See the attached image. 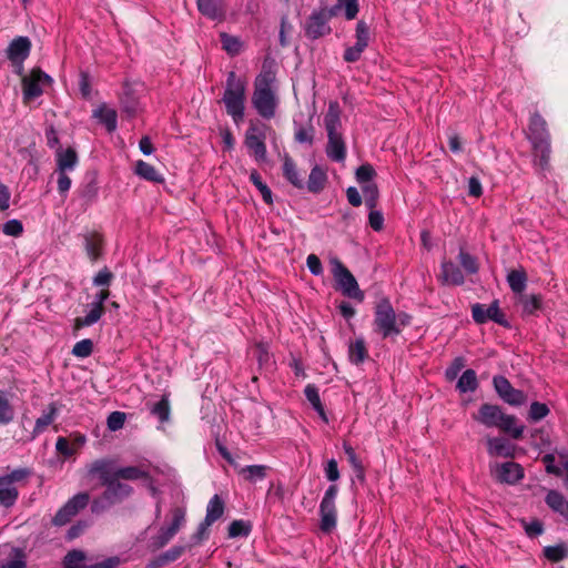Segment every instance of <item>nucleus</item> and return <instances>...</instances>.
<instances>
[{"instance_id": "f257e3e1", "label": "nucleus", "mask_w": 568, "mask_h": 568, "mask_svg": "<svg viewBox=\"0 0 568 568\" xmlns=\"http://www.w3.org/2000/svg\"><path fill=\"white\" fill-rule=\"evenodd\" d=\"M278 102L275 73L263 70L254 81L252 104L262 118L272 119L276 114Z\"/></svg>"}, {"instance_id": "f03ea898", "label": "nucleus", "mask_w": 568, "mask_h": 568, "mask_svg": "<svg viewBox=\"0 0 568 568\" xmlns=\"http://www.w3.org/2000/svg\"><path fill=\"white\" fill-rule=\"evenodd\" d=\"M473 418L483 426L497 428L515 439L520 438L525 430V426L518 424L515 416L505 414L499 406L493 404H483Z\"/></svg>"}, {"instance_id": "7ed1b4c3", "label": "nucleus", "mask_w": 568, "mask_h": 568, "mask_svg": "<svg viewBox=\"0 0 568 568\" xmlns=\"http://www.w3.org/2000/svg\"><path fill=\"white\" fill-rule=\"evenodd\" d=\"M409 323L410 315L405 312L396 313L388 298L377 302L374 312V331L383 338L400 334Z\"/></svg>"}, {"instance_id": "20e7f679", "label": "nucleus", "mask_w": 568, "mask_h": 568, "mask_svg": "<svg viewBox=\"0 0 568 568\" xmlns=\"http://www.w3.org/2000/svg\"><path fill=\"white\" fill-rule=\"evenodd\" d=\"M223 102L227 114L239 125L244 119L245 82L235 72L229 73Z\"/></svg>"}, {"instance_id": "39448f33", "label": "nucleus", "mask_w": 568, "mask_h": 568, "mask_svg": "<svg viewBox=\"0 0 568 568\" xmlns=\"http://www.w3.org/2000/svg\"><path fill=\"white\" fill-rule=\"evenodd\" d=\"M528 131V138L531 141L536 154L539 156V165L545 168L548 163L550 152L546 121L539 114H534L530 118Z\"/></svg>"}, {"instance_id": "423d86ee", "label": "nucleus", "mask_w": 568, "mask_h": 568, "mask_svg": "<svg viewBox=\"0 0 568 568\" xmlns=\"http://www.w3.org/2000/svg\"><path fill=\"white\" fill-rule=\"evenodd\" d=\"M332 274L336 282V288L346 297L364 301V293L361 291L358 283L348 268L336 257L331 260Z\"/></svg>"}, {"instance_id": "0eeeda50", "label": "nucleus", "mask_w": 568, "mask_h": 568, "mask_svg": "<svg viewBox=\"0 0 568 568\" xmlns=\"http://www.w3.org/2000/svg\"><path fill=\"white\" fill-rule=\"evenodd\" d=\"M30 475L27 468H17L0 476V505L10 508L19 497V484Z\"/></svg>"}, {"instance_id": "6e6552de", "label": "nucleus", "mask_w": 568, "mask_h": 568, "mask_svg": "<svg viewBox=\"0 0 568 568\" xmlns=\"http://www.w3.org/2000/svg\"><path fill=\"white\" fill-rule=\"evenodd\" d=\"M335 16L334 9L313 11L305 23V34L310 39H318L331 32L329 20Z\"/></svg>"}, {"instance_id": "1a4fd4ad", "label": "nucleus", "mask_w": 568, "mask_h": 568, "mask_svg": "<svg viewBox=\"0 0 568 568\" xmlns=\"http://www.w3.org/2000/svg\"><path fill=\"white\" fill-rule=\"evenodd\" d=\"M110 296V291L108 288H102L99 291L93 301L87 305V314L83 317H77L74 321V328L80 329L82 327L92 326L98 323L99 320L104 314V303Z\"/></svg>"}, {"instance_id": "9d476101", "label": "nucleus", "mask_w": 568, "mask_h": 568, "mask_svg": "<svg viewBox=\"0 0 568 568\" xmlns=\"http://www.w3.org/2000/svg\"><path fill=\"white\" fill-rule=\"evenodd\" d=\"M471 315L477 324H484L488 321L508 327L509 323L499 307V302L495 300L489 305L476 303L471 306Z\"/></svg>"}, {"instance_id": "9b49d317", "label": "nucleus", "mask_w": 568, "mask_h": 568, "mask_svg": "<svg viewBox=\"0 0 568 568\" xmlns=\"http://www.w3.org/2000/svg\"><path fill=\"white\" fill-rule=\"evenodd\" d=\"M51 78L39 69H34L22 79L23 98L26 101L40 97Z\"/></svg>"}, {"instance_id": "f8f14e48", "label": "nucleus", "mask_w": 568, "mask_h": 568, "mask_svg": "<svg viewBox=\"0 0 568 568\" xmlns=\"http://www.w3.org/2000/svg\"><path fill=\"white\" fill-rule=\"evenodd\" d=\"M31 42L27 37H18L13 39L7 49V57L16 68V72L21 74L23 71V62L29 57Z\"/></svg>"}, {"instance_id": "ddd939ff", "label": "nucleus", "mask_w": 568, "mask_h": 568, "mask_svg": "<svg viewBox=\"0 0 568 568\" xmlns=\"http://www.w3.org/2000/svg\"><path fill=\"white\" fill-rule=\"evenodd\" d=\"M89 495L80 493L73 496L54 516L53 524L57 526L65 525L75 516L80 509L84 508L89 503Z\"/></svg>"}, {"instance_id": "4468645a", "label": "nucleus", "mask_w": 568, "mask_h": 568, "mask_svg": "<svg viewBox=\"0 0 568 568\" xmlns=\"http://www.w3.org/2000/svg\"><path fill=\"white\" fill-rule=\"evenodd\" d=\"M493 474L498 481L515 485L524 478V468L514 462L496 464Z\"/></svg>"}, {"instance_id": "2eb2a0df", "label": "nucleus", "mask_w": 568, "mask_h": 568, "mask_svg": "<svg viewBox=\"0 0 568 568\" xmlns=\"http://www.w3.org/2000/svg\"><path fill=\"white\" fill-rule=\"evenodd\" d=\"M265 135L256 125H251L245 134V145L252 152L257 162L266 159Z\"/></svg>"}, {"instance_id": "dca6fc26", "label": "nucleus", "mask_w": 568, "mask_h": 568, "mask_svg": "<svg viewBox=\"0 0 568 568\" xmlns=\"http://www.w3.org/2000/svg\"><path fill=\"white\" fill-rule=\"evenodd\" d=\"M185 521V511L181 508H175L172 513V523L169 527L162 528L159 536L155 538L154 544L158 548L165 546L181 529Z\"/></svg>"}, {"instance_id": "f3484780", "label": "nucleus", "mask_w": 568, "mask_h": 568, "mask_svg": "<svg viewBox=\"0 0 568 568\" xmlns=\"http://www.w3.org/2000/svg\"><path fill=\"white\" fill-rule=\"evenodd\" d=\"M224 513V504L219 495H214L206 507V515L204 521L199 527V535L205 534L206 529Z\"/></svg>"}, {"instance_id": "a211bd4d", "label": "nucleus", "mask_w": 568, "mask_h": 568, "mask_svg": "<svg viewBox=\"0 0 568 568\" xmlns=\"http://www.w3.org/2000/svg\"><path fill=\"white\" fill-rule=\"evenodd\" d=\"M327 156L335 162H343L346 158V146L341 132L327 133Z\"/></svg>"}, {"instance_id": "6ab92c4d", "label": "nucleus", "mask_w": 568, "mask_h": 568, "mask_svg": "<svg viewBox=\"0 0 568 568\" xmlns=\"http://www.w3.org/2000/svg\"><path fill=\"white\" fill-rule=\"evenodd\" d=\"M487 450L490 456L514 457L516 446L504 437H488Z\"/></svg>"}, {"instance_id": "aec40b11", "label": "nucleus", "mask_w": 568, "mask_h": 568, "mask_svg": "<svg viewBox=\"0 0 568 568\" xmlns=\"http://www.w3.org/2000/svg\"><path fill=\"white\" fill-rule=\"evenodd\" d=\"M88 471L91 476H97L103 485H108L115 479V467L110 460H95L89 466Z\"/></svg>"}, {"instance_id": "412c9836", "label": "nucleus", "mask_w": 568, "mask_h": 568, "mask_svg": "<svg viewBox=\"0 0 568 568\" xmlns=\"http://www.w3.org/2000/svg\"><path fill=\"white\" fill-rule=\"evenodd\" d=\"M439 280L446 285H462L465 282L462 270L450 261L442 262Z\"/></svg>"}, {"instance_id": "4be33fe9", "label": "nucleus", "mask_w": 568, "mask_h": 568, "mask_svg": "<svg viewBox=\"0 0 568 568\" xmlns=\"http://www.w3.org/2000/svg\"><path fill=\"white\" fill-rule=\"evenodd\" d=\"M93 118L101 122L109 132H113L118 126L116 111L105 103L100 104L93 110Z\"/></svg>"}, {"instance_id": "5701e85b", "label": "nucleus", "mask_w": 568, "mask_h": 568, "mask_svg": "<svg viewBox=\"0 0 568 568\" xmlns=\"http://www.w3.org/2000/svg\"><path fill=\"white\" fill-rule=\"evenodd\" d=\"M199 11L212 19H222L225 11V4L223 0H196Z\"/></svg>"}, {"instance_id": "b1692460", "label": "nucleus", "mask_w": 568, "mask_h": 568, "mask_svg": "<svg viewBox=\"0 0 568 568\" xmlns=\"http://www.w3.org/2000/svg\"><path fill=\"white\" fill-rule=\"evenodd\" d=\"M131 487L126 484L120 483V479H113L106 485V490L103 495V500L108 504H113L129 496Z\"/></svg>"}, {"instance_id": "393cba45", "label": "nucleus", "mask_w": 568, "mask_h": 568, "mask_svg": "<svg viewBox=\"0 0 568 568\" xmlns=\"http://www.w3.org/2000/svg\"><path fill=\"white\" fill-rule=\"evenodd\" d=\"M103 236L99 232H91L84 235V247L91 261H97L102 254Z\"/></svg>"}, {"instance_id": "a878e982", "label": "nucleus", "mask_w": 568, "mask_h": 568, "mask_svg": "<svg viewBox=\"0 0 568 568\" xmlns=\"http://www.w3.org/2000/svg\"><path fill=\"white\" fill-rule=\"evenodd\" d=\"M134 173L138 176H140L141 179L150 181V182H154V183H163L164 182L163 175L160 172H158L153 165H151L142 160H139L135 162Z\"/></svg>"}, {"instance_id": "bb28decb", "label": "nucleus", "mask_w": 568, "mask_h": 568, "mask_svg": "<svg viewBox=\"0 0 568 568\" xmlns=\"http://www.w3.org/2000/svg\"><path fill=\"white\" fill-rule=\"evenodd\" d=\"M545 501L554 511L568 520V501L564 495L557 490H549Z\"/></svg>"}, {"instance_id": "cd10ccee", "label": "nucleus", "mask_w": 568, "mask_h": 568, "mask_svg": "<svg viewBox=\"0 0 568 568\" xmlns=\"http://www.w3.org/2000/svg\"><path fill=\"white\" fill-rule=\"evenodd\" d=\"M78 163V155L71 148L57 152V171H72Z\"/></svg>"}, {"instance_id": "c85d7f7f", "label": "nucleus", "mask_w": 568, "mask_h": 568, "mask_svg": "<svg viewBox=\"0 0 568 568\" xmlns=\"http://www.w3.org/2000/svg\"><path fill=\"white\" fill-rule=\"evenodd\" d=\"M306 399L310 402L312 407L316 410L321 419L325 423L328 422L324 406L321 402L318 388L314 384H307L304 388Z\"/></svg>"}, {"instance_id": "c756f323", "label": "nucleus", "mask_w": 568, "mask_h": 568, "mask_svg": "<svg viewBox=\"0 0 568 568\" xmlns=\"http://www.w3.org/2000/svg\"><path fill=\"white\" fill-rule=\"evenodd\" d=\"M16 408L8 393L0 390V425H8L14 420Z\"/></svg>"}, {"instance_id": "7c9ffc66", "label": "nucleus", "mask_w": 568, "mask_h": 568, "mask_svg": "<svg viewBox=\"0 0 568 568\" xmlns=\"http://www.w3.org/2000/svg\"><path fill=\"white\" fill-rule=\"evenodd\" d=\"M368 356V351L363 338H356L348 345V359L352 364H362Z\"/></svg>"}, {"instance_id": "2f4dec72", "label": "nucleus", "mask_w": 568, "mask_h": 568, "mask_svg": "<svg viewBox=\"0 0 568 568\" xmlns=\"http://www.w3.org/2000/svg\"><path fill=\"white\" fill-rule=\"evenodd\" d=\"M321 529L329 532L336 526V507L335 505L320 504Z\"/></svg>"}, {"instance_id": "473e14b6", "label": "nucleus", "mask_w": 568, "mask_h": 568, "mask_svg": "<svg viewBox=\"0 0 568 568\" xmlns=\"http://www.w3.org/2000/svg\"><path fill=\"white\" fill-rule=\"evenodd\" d=\"M57 414L58 406L55 403H51L42 413V415L36 420L33 436H38L39 434L43 433L44 429L54 422Z\"/></svg>"}, {"instance_id": "72a5a7b5", "label": "nucleus", "mask_w": 568, "mask_h": 568, "mask_svg": "<svg viewBox=\"0 0 568 568\" xmlns=\"http://www.w3.org/2000/svg\"><path fill=\"white\" fill-rule=\"evenodd\" d=\"M324 124L327 133L339 132L341 120H339V108L336 102L328 104L327 112L324 116Z\"/></svg>"}, {"instance_id": "f704fd0d", "label": "nucleus", "mask_w": 568, "mask_h": 568, "mask_svg": "<svg viewBox=\"0 0 568 568\" xmlns=\"http://www.w3.org/2000/svg\"><path fill=\"white\" fill-rule=\"evenodd\" d=\"M507 282L514 293L521 294L527 285V274L523 268L513 270L507 275Z\"/></svg>"}, {"instance_id": "c9c22d12", "label": "nucleus", "mask_w": 568, "mask_h": 568, "mask_svg": "<svg viewBox=\"0 0 568 568\" xmlns=\"http://www.w3.org/2000/svg\"><path fill=\"white\" fill-rule=\"evenodd\" d=\"M283 174H284L285 179L290 183H292L295 187L303 186V179L300 175L293 160L288 155L284 156Z\"/></svg>"}, {"instance_id": "e433bc0d", "label": "nucleus", "mask_w": 568, "mask_h": 568, "mask_svg": "<svg viewBox=\"0 0 568 568\" xmlns=\"http://www.w3.org/2000/svg\"><path fill=\"white\" fill-rule=\"evenodd\" d=\"M456 387L460 393L475 392L478 387L476 372L466 369L459 377Z\"/></svg>"}, {"instance_id": "4c0bfd02", "label": "nucleus", "mask_w": 568, "mask_h": 568, "mask_svg": "<svg viewBox=\"0 0 568 568\" xmlns=\"http://www.w3.org/2000/svg\"><path fill=\"white\" fill-rule=\"evenodd\" d=\"M267 467L264 465H250L242 467L240 474L250 483L262 480L266 477Z\"/></svg>"}, {"instance_id": "58836bf2", "label": "nucleus", "mask_w": 568, "mask_h": 568, "mask_svg": "<svg viewBox=\"0 0 568 568\" xmlns=\"http://www.w3.org/2000/svg\"><path fill=\"white\" fill-rule=\"evenodd\" d=\"M326 182V174L325 172L318 168L314 166L310 173L307 187L311 192L317 193L320 192Z\"/></svg>"}, {"instance_id": "ea45409f", "label": "nucleus", "mask_w": 568, "mask_h": 568, "mask_svg": "<svg viewBox=\"0 0 568 568\" xmlns=\"http://www.w3.org/2000/svg\"><path fill=\"white\" fill-rule=\"evenodd\" d=\"M520 303L523 305V312L527 315H532L541 308L542 300L541 296L537 294L523 295Z\"/></svg>"}, {"instance_id": "a19ab883", "label": "nucleus", "mask_w": 568, "mask_h": 568, "mask_svg": "<svg viewBox=\"0 0 568 568\" xmlns=\"http://www.w3.org/2000/svg\"><path fill=\"white\" fill-rule=\"evenodd\" d=\"M362 185V192L365 199V205L368 209H375L378 200V189L375 183H364Z\"/></svg>"}, {"instance_id": "79ce46f5", "label": "nucleus", "mask_w": 568, "mask_h": 568, "mask_svg": "<svg viewBox=\"0 0 568 568\" xmlns=\"http://www.w3.org/2000/svg\"><path fill=\"white\" fill-rule=\"evenodd\" d=\"M152 414L159 418L161 423L170 419V403L166 396H163L151 409Z\"/></svg>"}, {"instance_id": "37998d69", "label": "nucleus", "mask_w": 568, "mask_h": 568, "mask_svg": "<svg viewBox=\"0 0 568 568\" xmlns=\"http://www.w3.org/2000/svg\"><path fill=\"white\" fill-rule=\"evenodd\" d=\"M145 473L139 467H115V479H129L134 480L142 478Z\"/></svg>"}, {"instance_id": "c03bdc74", "label": "nucleus", "mask_w": 568, "mask_h": 568, "mask_svg": "<svg viewBox=\"0 0 568 568\" xmlns=\"http://www.w3.org/2000/svg\"><path fill=\"white\" fill-rule=\"evenodd\" d=\"M344 452L347 455V458H348V462H349L352 468L357 474V477L363 479L364 478V468H363L362 462L357 457L354 448L347 444H344Z\"/></svg>"}, {"instance_id": "a18cd8bd", "label": "nucleus", "mask_w": 568, "mask_h": 568, "mask_svg": "<svg viewBox=\"0 0 568 568\" xmlns=\"http://www.w3.org/2000/svg\"><path fill=\"white\" fill-rule=\"evenodd\" d=\"M459 263L462 264L463 268L469 273L475 274L478 272V263L475 256L466 252L465 250L459 251Z\"/></svg>"}, {"instance_id": "49530a36", "label": "nucleus", "mask_w": 568, "mask_h": 568, "mask_svg": "<svg viewBox=\"0 0 568 568\" xmlns=\"http://www.w3.org/2000/svg\"><path fill=\"white\" fill-rule=\"evenodd\" d=\"M85 556L80 550L70 551L64 557V568H85L83 565Z\"/></svg>"}, {"instance_id": "de8ad7c7", "label": "nucleus", "mask_w": 568, "mask_h": 568, "mask_svg": "<svg viewBox=\"0 0 568 568\" xmlns=\"http://www.w3.org/2000/svg\"><path fill=\"white\" fill-rule=\"evenodd\" d=\"M251 531V525L244 520H234L230 524L229 536L231 538L247 536Z\"/></svg>"}, {"instance_id": "09e8293b", "label": "nucleus", "mask_w": 568, "mask_h": 568, "mask_svg": "<svg viewBox=\"0 0 568 568\" xmlns=\"http://www.w3.org/2000/svg\"><path fill=\"white\" fill-rule=\"evenodd\" d=\"M369 41V31L365 22L359 21L356 26V43L358 48L365 50Z\"/></svg>"}, {"instance_id": "8fccbe9b", "label": "nucleus", "mask_w": 568, "mask_h": 568, "mask_svg": "<svg viewBox=\"0 0 568 568\" xmlns=\"http://www.w3.org/2000/svg\"><path fill=\"white\" fill-rule=\"evenodd\" d=\"M549 414V408L546 404L534 402L530 405L529 409V419L532 422H538L545 418Z\"/></svg>"}, {"instance_id": "3c124183", "label": "nucleus", "mask_w": 568, "mask_h": 568, "mask_svg": "<svg viewBox=\"0 0 568 568\" xmlns=\"http://www.w3.org/2000/svg\"><path fill=\"white\" fill-rule=\"evenodd\" d=\"M57 452L65 458L77 454V447H73L72 443L65 437H58L55 443Z\"/></svg>"}, {"instance_id": "603ef678", "label": "nucleus", "mask_w": 568, "mask_h": 568, "mask_svg": "<svg viewBox=\"0 0 568 568\" xmlns=\"http://www.w3.org/2000/svg\"><path fill=\"white\" fill-rule=\"evenodd\" d=\"M221 40L223 49L230 54H236L240 52L242 43L239 38L229 34H222Z\"/></svg>"}, {"instance_id": "864d4df0", "label": "nucleus", "mask_w": 568, "mask_h": 568, "mask_svg": "<svg viewBox=\"0 0 568 568\" xmlns=\"http://www.w3.org/2000/svg\"><path fill=\"white\" fill-rule=\"evenodd\" d=\"M93 349V343L91 339H82L73 346L72 354L77 357H88L91 355Z\"/></svg>"}, {"instance_id": "5fc2aeb1", "label": "nucleus", "mask_w": 568, "mask_h": 568, "mask_svg": "<svg viewBox=\"0 0 568 568\" xmlns=\"http://www.w3.org/2000/svg\"><path fill=\"white\" fill-rule=\"evenodd\" d=\"M376 172L369 164H363L356 170V180L359 184L371 183Z\"/></svg>"}, {"instance_id": "6e6d98bb", "label": "nucleus", "mask_w": 568, "mask_h": 568, "mask_svg": "<svg viewBox=\"0 0 568 568\" xmlns=\"http://www.w3.org/2000/svg\"><path fill=\"white\" fill-rule=\"evenodd\" d=\"M493 383L495 390L497 392L501 399H504L506 395L513 389L511 384L504 376H495Z\"/></svg>"}, {"instance_id": "4d7b16f0", "label": "nucleus", "mask_w": 568, "mask_h": 568, "mask_svg": "<svg viewBox=\"0 0 568 568\" xmlns=\"http://www.w3.org/2000/svg\"><path fill=\"white\" fill-rule=\"evenodd\" d=\"M2 231L6 235L18 237L23 233V225L19 220L12 219L3 224Z\"/></svg>"}, {"instance_id": "13d9d810", "label": "nucleus", "mask_w": 568, "mask_h": 568, "mask_svg": "<svg viewBox=\"0 0 568 568\" xmlns=\"http://www.w3.org/2000/svg\"><path fill=\"white\" fill-rule=\"evenodd\" d=\"M125 414L122 412H113L106 419L108 428L112 432L119 430L124 426Z\"/></svg>"}, {"instance_id": "bf43d9fd", "label": "nucleus", "mask_w": 568, "mask_h": 568, "mask_svg": "<svg viewBox=\"0 0 568 568\" xmlns=\"http://www.w3.org/2000/svg\"><path fill=\"white\" fill-rule=\"evenodd\" d=\"M12 558L7 564L2 565L1 568H24V555L17 548H11Z\"/></svg>"}, {"instance_id": "052dcab7", "label": "nucleus", "mask_w": 568, "mask_h": 568, "mask_svg": "<svg viewBox=\"0 0 568 568\" xmlns=\"http://www.w3.org/2000/svg\"><path fill=\"white\" fill-rule=\"evenodd\" d=\"M503 400L511 406H520L526 403V395L513 387Z\"/></svg>"}, {"instance_id": "680f3d73", "label": "nucleus", "mask_w": 568, "mask_h": 568, "mask_svg": "<svg viewBox=\"0 0 568 568\" xmlns=\"http://www.w3.org/2000/svg\"><path fill=\"white\" fill-rule=\"evenodd\" d=\"M465 366V363H464V359L462 357H457L453 361V363L449 365V367H447L446 372H445V376L448 381H454L458 374L462 372V369L464 368Z\"/></svg>"}, {"instance_id": "e2e57ef3", "label": "nucleus", "mask_w": 568, "mask_h": 568, "mask_svg": "<svg viewBox=\"0 0 568 568\" xmlns=\"http://www.w3.org/2000/svg\"><path fill=\"white\" fill-rule=\"evenodd\" d=\"M566 548L564 546H550L544 549L545 556L551 561H558L566 556Z\"/></svg>"}, {"instance_id": "0e129e2a", "label": "nucleus", "mask_w": 568, "mask_h": 568, "mask_svg": "<svg viewBox=\"0 0 568 568\" xmlns=\"http://www.w3.org/2000/svg\"><path fill=\"white\" fill-rule=\"evenodd\" d=\"M368 223L374 231H381L384 225V216L381 211L369 209Z\"/></svg>"}, {"instance_id": "69168bd1", "label": "nucleus", "mask_w": 568, "mask_h": 568, "mask_svg": "<svg viewBox=\"0 0 568 568\" xmlns=\"http://www.w3.org/2000/svg\"><path fill=\"white\" fill-rule=\"evenodd\" d=\"M253 355L257 358L261 365L270 361L268 346L264 343H258L253 348Z\"/></svg>"}, {"instance_id": "338daca9", "label": "nucleus", "mask_w": 568, "mask_h": 568, "mask_svg": "<svg viewBox=\"0 0 568 568\" xmlns=\"http://www.w3.org/2000/svg\"><path fill=\"white\" fill-rule=\"evenodd\" d=\"M112 273L108 268H103L97 273L93 278V284L95 286L108 287L112 280Z\"/></svg>"}, {"instance_id": "774afa93", "label": "nucleus", "mask_w": 568, "mask_h": 568, "mask_svg": "<svg viewBox=\"0 0 568 568\" xmlns=\"http://www.w3.org/2000/svg\"><path fill=\"white\" fill-rule=\"evenodd\" d=\"M58 172V190L62 195H65L71 187V179L68 175V172L57 171Z\"/></svg>"}]
</instances>
